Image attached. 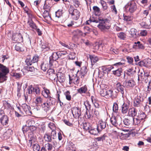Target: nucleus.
Masks as SVG:
<instances>
[{
	"label": "nucleus",
	"mask_w": 151,
	"mask_h": 151,
	"mask_svg": "<svg viewBox=\"0 0 151 151\" xmlns=\"http://www.w3.org/2000/svg\"><path fill=\"white\" fill-rule=\"evenodd\" d=\"M9 73V68L0 64V83H2L7 80V75Z\"/></svg>",
	"instance_id": "obj_1"
},
{
	"label": "nucleus",
	"mask_w": 151,
	"mask_h": 151,
	"mask_svg": "<svg viewBox=\"0 0 151 151\" xmlns=\"http://www.w3.org/2000/svg\"><path fill=\"white\" fill-rule=\"evenodd\" d=\"M126 10L130 13H133L136 10L137 6L134 1L128 3L125 6Z\"/></svg>",
	"instance_id": "obj_2"
},
{
	"label": "nucleus",
	"mask_w": 151,
	"mask_h": 151,
	"mask_svg": "<svg viewBox=\"0 0 151 151\" xmlns=\"http://www.w3.org/2000/svg\"><path fill=\"white\" fill-rule=\"evenodd\" d=\"M98 27L101 31H104L109 28L110 26L107 20L102 21L98 25Z\"/></svg>",
	"instance_id": "obj_3"
},
{
	"label": "nucleus",
	"mask_w": 151,
	"mask_h": 151,
	"mask_svg": "<svg viewBox=\"0 0 151 151\" xmlns=\"http://www.w3.org/2000/svg\"><path fill=\"white\" fill-rule=\"evenodd\" d=\"M70 14L71 15L72 18L74 19L77 20L80 15V12L77 9H73L70 7L69 9Z\"/></svg>",
	"instance_id": "obj_4"
},
{
	"label": "nucleus",
	"mask_w": 151,
	"mask_h": 151,
	"mask_svg": "<svg viewBox=\"0 0 151 151\" xmlns=\"http://www.w3.org/2000/svg\"><path fill=\"white\" fill-rule=\"evenodd\" d=\"M71 111L74 117L75 118H78L81 116V109L77 107H74L71 109Z\"/></svg>",
	"instance_id": "obj_5"
},
{
	"label": "nucleus",
	"mask_w": 151,
	"mask_h": 151,
	"mask_svg": "<svg viewBox=\"0 0 151 151\" xmlns=\"http://www.w3.org/2000/svg\"><path fill=\"white\" fill-rule=\"evenodd\" d=\"M112 133L119 136L120 138L122 140L126 139L129 136V133H124V132H118L116 131H113L112 132Z\"/></svg>",
	"instance_id": "obj_6"
},
{
	"label": "nucleus",
	"mask_w": 151,
	"mask_h": 151,
	"mask_svg": "<svg viewBox=\"0 0 151 151\" xmlns=\"http://www.w3.org/2000/svg\"><path fill=\"white\" fill-rule=\"evenodd\" d=\"M12 40L15 42H22L23 38L22 35L20 33L14 34L12 36Z\"/></svg>",
	"instance_id": "obj_7"
},
{
	"label": "nucleus",
	"mask_w": 151,
	"mask_h": 151,
	"mask_svg": "<svg viewBox=\"0 0 151 151\" xmlns=\"http://www.w3.org/2000/svg\"><path fill=\"white\" fill-rule=\"evenodd\" d=\"M52 105L53 104L52 102L45 101L41 104V106L43 110L47 111L50 109Z\"/></svg>",
	"instance_id": "obj_8"
},
{
	"label": "nucleus",
	"mask_w": 151,
	"mask_h": 151,
	"mask_svg": "<svg viewBox=\"0 0 151 151\" xmlns=\"http://www.w3.org/2000/svg\"><path fill=\"white\" fill-rule=\"evenodd\" d=\"M69 83L70 84H71L72 83H74L75 84H78L79 83V78L78 76L76 75L75 76H71L69 75Z\"/></svg>",
	"instance_id": "obj_9"
},
{
	"label": "nucleus",
	"mask_w": 151,
	"mask_h": 151,
	"mask_svg": "<svg viewBox=\"0 0 151 151\" xmlns=\"http://www.w3.org/2000/svg\"><path fill=\"white\" fill-rule=\"evenodd\" d=\"M124 84L126 88H133L135 86V83L133 80L130 79L125 81Z\"/></svg>",
	"instance_id": "obj_10"
},
{
	"label": "nucleus",
	"mask_w": 151,
	"mask_h": 151,
	"mask_svg": "<svg viewBox=\"0 0 151 151\" xmlns=\"http://www.w3.org/2000/svg\"><path fill=\"white\" fill-rule=\"evenodd\" d=\"M142 101L140 96L136 97L134 100L133 105L135 107H140L142 105Z\"/></svg>",
	"instance_id": "obj_11"
},
{
	"label": "nucleus",
	"mask_w": 151,
	"mask_h": 151,
	"mask_svg": "<svg viewBox=\"0 0 151 151\" xmlns=\"http://www.w3.org/2000/svg\"><path fill=\"white\" fill-rule=\"evenodd\" d=\"M119 117L117 114L115 115L114 114H113V115L111 118L110 122L115 127L117 126L118 118Z\"/></svg>",
	"instance_id": "obj_12"
},
{
	"label": "nucleus",
	"mask_w": 151,
	"mask_h": 151,
	"mask_svg": "<svg viewBox=\"0 0 151 151\" xmlns=\"http://www.w3.org/2000/svg\"><path fill=\"white\" fill-rule=\"evenodd\" d=\"M133 48L134 49L143 50L145 49L144 45L139 41L134 42V44L133 46Z\"/></svg>",
	"instance_id": "obj_13"
},
{
	"label": "nucleus",
	"mask_w": 151,
	"mask_h": 151,
	"mask_svg": "<svg viewBox=\"0 0 151 151\" xmlns=\"http://www.w3.org/2000/svg\"><path fill=\"white\" fill-rule=\"evenodd\" d=\"M72 33L74 36L77 38H78L81 36H84L82 32L78 29L74 30Z\"/></svg>",
	"instance_id": "obj_14"
},
{
	"label": "nucleus",
	"mask_w": 151,
	"mask_h": 151,
	"mask_svg": "<svg viewBox=\"0 0 151 151\" xmlns=\"http://www.w3.org/2000/svg\"><path fill=\"white\" fill-rule=\"evenodd\" d=\"M1 123L4 126L7 125L9 122V119L6 115H3L0 119Z\"/></svg>",
	"instance_id": "obj_15"
},
{
	"label": "nucleus",
	"mask_w": 151,
	"mask_h": 151,
	"mask_svg": "<svg viewBox=\"0 0 151 151\" xmlns=\"http://www.w3.org/2000/svg\"><path fill=\"white\" fill-rule=\"evenodd\" d=\"M106 127V123L102 120L99 121L97 124V127L100 131L104 129Z\"/></svg>",
	"instance_id": "obj_16"
},
{
	"label": "nucleus",
	"mask_w": 151,
	"mask_h": 151,
	"mask_svg": "<svg viewBox=\"0 0 151 151\" xmlns=\"http://www.w3.org/2000/svg\"><path fill=\"white\" fill-rule=\"evenodd\" d=\"M89 58L91 62V65L92 66L99 60L98 58L95 55H90Z\"/></svg>",
	"instance_id": "obj_17"
},
{
	"label": "nucleus",
	"mask_w": 151,
	"mask_h": 151,
	"mask_svg": "<svg viewBox=\"0 0 151 151\" xmlns=\"http://www.w3.org/2000/svg\"><path fill=\"white\" fill-rule=\"evenodd\" d=\"M116 87L117 90L121 93L123 96L124 93V86L121 85L120 83H118L116 84Z\"/></svg>",
	"instance_id": "obj_18"
},
{
	"label": "nucleus",
	"mask_w": 151,
	"mask_h": 151,
	"mask_svg": "<svg viewBox=\"0 0 151 151\" xmlns=\"http://www.w3.org/2000/svg\"><path fill=\"white\" fill-rule=\"evenodd\" d=\"M43 16L45 20L47 21H50L51 19V16L50 15L48 10L44 11L43 13Z\"/></svg>",
	"instance_id": "obj_19"
},
{
	"label": "nucleus",
	"mask_w": 151,
	"mask_h": 151,
	"mask_svg": "<svg viewBox=\"0 0 151 151\" xmlns=\"http://www.w3.org/2000/svg\"><path fill=\"white\" fill-rule=\"evenodd\" d=\"M114 67L113 66H103L101 67L102 71L104 73H107L109 72Z\"/></svg>",
	"instance_id": "obj_20"
},
{
	"label": "nucleus",
	"mask_w": 151,
	"mask_h": 151,
	"mask_svg": "<svg viewBox=\"0 0 151 151\" xmlns=\"http://www.w3.org/2000/svg\"><path fill=\"white\" fill-rule=\"evenodd\" d=\"M133 117H129L128 118L125 119L124 121V124L126 126L129 125H132L133 122Z\"/></svg>",
	"instance_id": "obj_21"
},
{
	"label": "nucleus",
	"mask_w": 151,
	"mask_h": 151,
	"mask_svg": "<svg viewBox=\"0 0 151 151\" xmlns=\"http://www.w3.org/2000/svg\"><path fill=\"white\" fill-rule=\"evenodd\" d=\"M128 114L129 116L134 117L137 114V111L136 109L134 108H132L129 110Z\"/></svg>",
	"instance_id": "obj_22"
},
{
	"label": "nucleus",
	"mask_w": 151,
	"mask_h": 151,
	"mask_svg": "<svg viewBox=\"0 0 151 151\" xmlns=\"http://www.w3.org/2000/svg\"><path fill=\"white\" fill-rule=\"evenodd\" d=\"M123 70L121 68H119L117 70L113 71V74L118 77L120 76L122 74Z\"/></svg>",
	"instance_id": "obj_23"
},
{
	"label": "nucleus",
	"mask_w": 151,
	"mask_h": 151,
	"mask_svg": "<svg viewBox=\"0 0 151 151\" xmlns=\"http://www.w3.org/2000/svg\"><path fill=\"white\" fill-rule=\"evenodd\" d=\"M129 106L126 104L124 103L122 106V112L123 114H126L129 111L128 109Z\"/></svg>",
	"instance_id": "obj_24"
},
{
	"label": "nucleus",
	"mask_w": 151,
	"mask_h": 151,
	"mask_svg": "<svg viewBox=\"0 0 151 151\" xmlns=\"http://www.w3.org/2000/svg\"><path fill=\"white\" fill-rule=\"evenodd\" d=\"M99 130L97 127L96 128H92L91 127V129L88 130L89 132L92 134L97 135L99 133Z\"/></svg>",
	"instance_id": "obj_25"
},
{
	"label": "nucleus",
	"mask_w": 151,
	"mask_h": 151,
	"mask_svg": "<svg viewBox=\"0 0 151 151\" xmlns=\"http://www.w3.org/2000/svg\"><path fill=\"white\" fill-rule=\"evenodd\" d=\"M91 100L95 107L97 108H99L100 106L99 104V102L96 99L95 97L93 96H91Z\"/></svg>",
	"instance_id": "obj_26"
},
{
	"label": "nucleus",
	"mask_w": 151,
	"mask_h": 151,
	"mask_svg": "<svg viewBox=\"0 0 151 151\" xmlns=\"http://www.w3.org/2000/svg\"><path fill=\"white\" fill-rule=\"evenodd\" d=\"M87 88L86 86H84L77 90L78 92L80 94L85 93L87 92Z\"/></svg>",
	"instance_id": "obj_27"
},
{
	"label": "nucleus",
	"mask_w": 151,
	"mask_h": 151,
	"mask_svg": "<svg viewBox=\"0 0 151 151\" xmlns=\"http://www.w3.org/2000/svg\"><path fill=\"white\" fill-rule=\"evenodd\" d=\"M43 101V98L40 96H37L35 98V102L36 104H41Z\"/></svg>",
	"instance_id": "obj_28"
},
{
	"label": "nucleus",
	"mask_w": 151,
	"mask_h": 151,
	"mask_svg": "<svg viewBox=\"0 0 151 151\" xmlns=\"http://www.w3.org/2000/svg\"><path fill=\"white\" fill-rule=\"evenodd\" d=\"M137 117L142 121V122H143L145 121V119L146 117V115L143 112H140L139 114Z\"/></svg>",
	"instance_id": "obj_29"
},
{
	"label": "nucleus",
	"mask_w": 151,
	"mask_h": 151,
	"mask_svg": "<svg viewBox=\"0 0 151 151\" xmlns=\"http://www.w3.org/2000/svg\"><path fill=\"white\" fill-rule=\"evenodd\" d=\"M133 124L138 126L141 123L143 122L137 117V118H133Z\"/></svg>",
	"instance_id": "obj_30"
},
{
	"label": "nucleus",
	"mask_w": 151,
	"mask_h": 151,
	"mask_svg": "<svg viewBox=\"0 0 151 151\" xmlns=\"http://www.w3.org/2000/svg\"><path fill=\"white\" fill-rule=\"evenodd\" d=\"M99 3L101 4L103 10H106L107 9L108 6L105 1L104 0H100Z\"/></svg>",
	"instance_id": "obj_31"
},
{
	"label": "nucleus",
	"mask_w": 151,
	"mask_h": 151,
	"mask_svg": "<svg viewBox=\"0 0 151 151\" xmlns=\"http://www.w3.org/2000/svg\"><path fill=\"white\" fill-rule=\"evenodd\" d=\"M114 96L113 91L111 89L106 90V98H112Z\"/></svg>",
	"instance_id": "obj_32"
},
{
	"label": "nucleus",
	"mask_w": 151,
	"mask_h": 151,
	"mask_svg": "<svg viewBox=\"0 0 151 151\" xmlns=\"http://www.w3.org/2000/svg\"><path fill=\"white\" fill-rule=\"evenodd\" d=\"M23 45L20 43L17 44L15 46V49L17 51H22L24 49L22 48Z\"/></svg>",
	"instance_id": "obj_33"
},
{
	"label": "nucleus",
	"mask_w": 151,
	"mask_h": 151,
	"mask_svg": "<svg viewBox=\"0 0 151 151\" xmlns=\"http://www.w3.org/2000/svg\"><path fill=\"white\" fill-rule=\"evenodd\" d=\"M62 11V10L59 9L55 12L56 17L59 19H60L62 17L63 13ZM59 20L60 21V20Z\"/></svg>",
	"instance_id": "obj_34"
},
{
	"label": "nucleus",
	"mask_w": 151,
	"mask_h": 151,
	"mask_svg": "<svg viewBox=\"0 0 151 151\" xmlns=\"http://www.w3.org/2000/svg\"><path fill=\"white\" fill-rule=\"evenodd\" d=\"M119 109L118 104L116 103H114L113 106V114L114 113L117 114L118 112Z\"/></svg>",
	"instance_id": "obj_35"
},
{
	"label": "nucleus",
	"mask_w": 151,
	"mask_h": 151,
	"mask_svg": "<svg viewBox=\"0 0 151 151\" xmlns=\"http://www.w3.org/2000/svg\"><path fill=\"white\" fill-rule=\"evenodd\" d=\"M25 62L27 65H31L33 63L32 59L30 55H28L25 60Z\"/></svg>",
	"instance_id": "obj_36"
},
{
	"label": "nucleus",
	"mask_w": 151,
	"mask_h": 151,
	"mask_svg": "<svg viewBox=\"0 0 151 151\" xmlns=\"http://www.w3.org/2000/svg\"><path fill=\"white\" fill-rule=\"evenodd\" d=\"M88 71V69L86 66H83L81 68V72L82 75L81 76L82 78L84 77V75L86 74Z\"/></svg>",
	"instance_id": "obj_37"
},
{
	"label": "nucleus",
	"mask_w": 151,
	"mask_h": 151,
	"mask_svg": "<svg viewBox=\"0 0 151 151\" xmlns=\"http://www.w3.org/2000/svg\"><path fill=\"white\" fill-rule=\"evenodd\" d=\"M137 30L134 28H132L131 29L129 32L131 35L133 37L135 38L136 37Z\"/></svg>",
	"instance_id": "obj_38"
},
{
	"label": "nucleus",
	"mask_w": 151,
	"mask_h": 151,
	"mask_svg": "<svg viewBox=\"0 0 151 151\" xmlns=\"http://www.w3.org/2000/svg\"><path fill=\"white\" fill-rule=\"evenodd\" d=\"M50 93L49 90L46 88H44L43 92H42L43 96L45 98L48 97L49 96Z\"/></svg>",
	"instance_id": "obj_39"
},
{
	"label": "nucleus",
	"mask_w": 151,
	"mask_h": 151,
	"mask_svg": "<svg viewBox=\"0 0 151 151\" xmlns=\"http://www.w3.org/2000/svg\"><path fill=\"white\" fill-rule=\"evenodd\" d=\"M41 69L44 71H46L48 68V64L46 63H43L41 64Z\"/></svg>",
	"instance_id": "obj_40"
},
{
	"label": "nucleus",
	"mask_w": 151,
	"mask_h": 151,
	"mask_svg": "<svg viewBox=\"0 0 151 151\" xmlns=\"http://www.w3.org/2000/svg\"><path fill=\"white\" fill-rule=\"evenodd\" d=\"M22 107L23 109H24V111L26 112H29V109L30 107L29 106L27 105L26 104H23L22 105Z\"/></svg>",
	"instance_id": "obj_41"
},
{
	"label": "nucleus",
	"mask_w": 151,
	"mask_h": 151,
	"mask_svg": "<svg viewBox=\"0 0 151 151\" xmlns=\"http://www.w3.org/2000/svg\"><path fill=\"white\" fill-rule=\"evenodd\" d=\"M17 95L18 96H20L21 95L20 91L21 90V88L22 85L21 83H17Z\"/></svg>",
	"instance_id": "obj_42"
},
{
	"label": "nucleus",
	"mask_w": 151,
	"mask_h": 151,
	"mask_svg": "<svg viewBox=\"0 0 151 151\" xmlns=\"http://www.w3.org/2000/svg\"><path fill=\"white\" fill-rule=\"evenodd\" d=\"M118 37L120 39L124 40L126 37V35L125 33L123 32H121L117 34Z\"/></svg>",
	"instance_id": "obj_43"
},
{
	"label": "nucleus",
	"mask_w": 151,
	"mask_h": 151,
	"mask_svg": "<svg viewBox=\"0 0 151 151\" xmlns=\"http://www.w3.org/2000/svg\"><path fill=\"white\" fill-rule=\"evenodd\" d=\"M28 23L30 27L34 29H36L37 27L35 24L32 20L28 21Z\"/></svg>",
	"instance_id": "obj_44"
},
{
	"label": "nucleus",
	"mask_w": 151,
	"mask_h": 151,
	"mask_svg": "<svg viewBox=\"0 0 151 151\" xmlns=\"http://www.w3.org/2000/svg\"><path fill=\"white\" fill-rule=\"evenodd\" d=\"M24 11L27 13L29 17H32V14L31 11L27 7H25L24 9Z\"/></svg>",
	"instance_id": "obj_45"
},
{
	"label": "nucleus",
	"mask_w": 151,
	"mask_h": 151,
	"mask_svg": "<svg viewBox=\"0 0 151 151\" xmlns=\"http://www.w3.org/2000/svg\"><path fill=\"white\" fill-rule=\"evenodd\" d=\"M45 140L47 142H50L52 140V139L50 136L47 134H46L44 137Z\"/></svg>",
	"instance_id": "obj_46"
},
{
	"label": "nucleus",
	"mask_w": 151,
	"mask_h": 151,
	"mask_svg": "<svg viewBox=\"0 0 151 151\" xmlns=\"http://www.w3.org/2000/svg\"><path fill=\"white\" fill-rule=\"evenodd\" d=\"M58 52H54L53 53L52 58L53 60H56L58 58H60L59 55L58 54Z\"/></svg>",
	"instance_id": "obj_47"
},
{
	"label": "nucleus",
	"mask_w": 151,
	"mask_h": 151,
	"mask_svg": "<svg viewBox=\"0 0 151 151\" xmlns=\"http://www.w3.org/2000/svg\"><path fill=\"white\" fill-rule=\"evenodd\" d=\"M91 128L89 124L88 123H85L83 124V128L86 130H88Z\"/></svg>",
	"instance_id": "obj_48"
},
{
	"label": "nucleus",
	"mask_w": 151,
	"mask_h": 151,
	"mask_svg": "<svg viewBox=\"0 0 151 151\" xmlns=\"http://www.w3.org/2000/svg\"><path fill=\"white\" fill-rule=\"evenodd\" d=\"M65 95V96L66 99L70 101L71 99V96L70 95V92L68 91H67L64 93Z\"/></svg>",
	"instance_id": "obj_49"
},
{
	"label": "nucleus",
	"mask_w": 151,
	"mask_h": 151,
	"mask_svg": "<svg viewBox=\"0 0 151 151\" xmlns=\"http://www.w3.org/2000/svg\"><path fill=\"white\" fill-rule=\"evenodd\" d=\"M84 30L85 33H83L84 36H85L87 34L89 33L91 30L88 27L85 26L84 27Z\"/></svg>",
	"instance_id": "obj_50"
},
{
	"label": "nucleus",
	"mask_w": 151,
	"mask_h": 151,
	"mask_svg": "<svg viewBox=\"0 0 151 151\" xmlns=\"http://www.w3.org/2000/svg\"><path fill=\"white\" fill-rule=\"evenodd\" d=\"M84 105L85 106L86 110H88V109H90L91 108V105L90 104L89 102L88 101H86L84 103Z\"/></svg>",
	"instance_id": "obj_51"
},
{
	"label": "nucleus",
	"mask_w": 151,
	"mask_h": 151,
	"mask_svg": "<svg viewBox=\"0 0 151 151\" xmlns=\"http://www.w3.org/2000/svg\"><path fill=\"white\" fill-rule=\"evenodd\" d=\"M45 148L48 150H51L52 149L53 146L50 143H47L45 145Z\"/></svg>",
	"instance_id": "obj_52"
},
{
	"label": "nucleus",
	"mask_w": 151,
	"mask_h": 151,
	"mask_svg": "<svg viewBox=\"0 0 151 151\" xmlns=\"http://www.w3.org/2000/svg\"><path fill=\"white\" fill-rule=\"evenodd\" d=\"M48 127L52 130H55L56 129V126L53 122H51L49 123Z\"/></svg>",
	"instance_id": "obj_53"
},
{
	"label": "nucleus",
	"mask_w": 151,
	"mask_h": 151,
	"mask_svg": "<svg viewBox=\"0 0 151 151\" xmlns=\"http://www.w3.org/2000/svg\"><path fill=\"white\" fill-rule=\"evenodd\" d=\"M93 9L94 11V12H95L96 15L98 14L100 11V8L96 6H94L93 7Z\"/></svg>",
	"instance_id": "obj_54"
},
{
	"label": "nucleus",
	"mask_w": 151,
	"mask_h": 151,
	"mask_svg": "<svg viewBox=\"0 0 151 151\" xmlns=\"http://www.w3.org/2000/svg\"><path fill=\"white\" fill-rule=\"evenodd\" d=\"M32 147L34 151H38L40 148L39 145L37 144L33 145Z\"/></svg>",
	"instance_id": "obj_55"
},
{
	"label": "nucleus",
	"mask_w": 151,
	"mask_h": 151,
	"mask_svg": "<svg viewBox=\"0 0 151 151\" xmlns=\"http://www.w3.org/2000/svg\"><path fill=\"white\" fill-rule=\"evenodd\" d=\"M34 90V88L32 87V86H29L27 88V93L29 94L32 93Z\"/></svg>",
	"instance_id": "obj_56"
},
{
	"label": "nucleus",
	"mask_w": 151,
	"mask_h": 151,
	"mask_svg": "<svg viewBox=\"0 0 151 151\" xmlns=\"http://www.w3.org/2000/svg\"><path fill=\"white\" fill-rule=\"evenodd\" d=\"M106 89H101L100 91V94L101 95L104 97H106Z\"/></svg>",
	"instance_id": "obj_57"
},
{
	"label": "nucleus",
	"mask_w": 151,
	"mask_h": 151,
	"mask_svg": "<svg viewBox=\"0 0 151 151\" xmlns=\"http://www.w3.org/2000/svg\"><path fill=\"white\" fill-rule=\"evenodd\" d=\"M76 22L74 21H71L69 23H68L67 24V26L69 27H75V24Z\"/></svg>",
	"instance_id": "obj_58"
},
{
	"label": "nucleus",
	"mask_w": 151,
	"mask_h": 151,
	"mask_svg": "<svg viewBox=\"0 0 151 151\" xmlns=\"http://www.w3.org/2000/svg\"><path fill=\"white\" fill-rule=\"evenodd\" d=\"M84 116L86 119H90L91 117V115L90 114L88 110H86Z\"/></svg>",
	"instance_id": "obj_59"
},
{
	"label": "nucleus",
	"mask_w": 151,
	"mask_h": 151,
	"mask_svg": "<svg viewBox=\"0 0 151 151\" xmlns=\"http://www.w3.org/2000/svg\"><path fill=\"white\" fill-rule=\"evenodd\" d=\"M127 60L128 63L130 64H132L133 62V58L127 56Z\"/></svg>",
	"instance_id": "obj_60"
},
{
	"label": "nucleus",
	"mask_w": 151,
	"mask_h": 151,
	"mask_svg": "<svg viewBox=\"0 0 151 151\" xmlns=\"http://www.w3.org/2000/svg\"><path fill=\"white\" fill-rule=\"evenodd\" d=\"M26 69L27 71L31 72H34L35 70V68L32 66H28L26 68Z\"/></svg>",
	"instance_id": "obj_61"
},
{
	"label": "nucleus",
	"mask_w": 151,
	"mask_h": 151,
	"mask_svg": "<svg viewBox=\"0 0 151 151\" xmlns=\"http://www.w3.org/2000/svg\"><path fill=\"white\" fill-rule=\"evenodd\" d=\"M146 60L141 61L139 63V65L141 66H143L145 67H148V65L146 64Z\"/></svg>",
	"instance_id": "obj_62"
},
{
	"label": "nucleus",
	"mask_w": 151,
	"mask_h": 151,
	"mask_svg": "<svg viewBox=\"0 0 151 151\" xmlns=\"http://www.w3.org/2000/svg\"><path fill=\"white\" fill-rule=\"evenodd\" d=\"M32 59L33 63H37L39 57L35 55L33 57Z\"/></svg>",
	"instance_id": "obj_63"
},
{
	"label": "nucleus",
	"mask_w": 151,
	"mask_h": 151,
	"mask_svg": "<svg viewBox=\"0 0 151 151\" xmlns=\"http://www.w3.org/2000/svg\"><path fill=\"white\" fill-rule=\"evenodd\" d=\"M73 2L74 5L76 8L78 7L80 5V2L77 0H73Z\"/></svg>",
	"instance_id": "obj_64"
}]
</instances>
